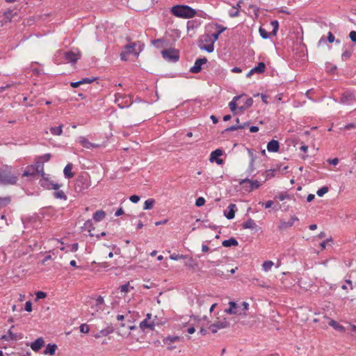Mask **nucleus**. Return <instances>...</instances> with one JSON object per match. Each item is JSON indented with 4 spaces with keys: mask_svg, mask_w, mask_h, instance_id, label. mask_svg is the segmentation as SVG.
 Here are the masks:
<instances>
[{
    "mask_svg": "<svg viewBox=\"0 0 356 356\" xmlns=\"http://www.w3.org/2000/svg\"><path fill=\"white\" fill-rule=\"evenodd\" d=\"M18 181V175L11 165L6 164L0 167V186H13Z\"/></svg>",
    "mask_w": 356,
    "mask_h": 356,
    "instance_id": "f257e3e1",
    "label": "nucleus"
},
{
    "mask_svg": "<svg viewBox=\"0 0 356 356\" xmlns=\"http://www.w3.org/2000/svg\"><path fill=\"white\" fill-rule=\"evenodd\" d=\"M171 13L176 17L191 18L196 15V10L187 5H176L171 8Z\"/></svg>",
    "mask_w": 356,
    "mask_h": 356,
    "instance_id": "f03ea898",
    "label": "nucleus"
},
{
    "mask_svg": "<svg viewBox=\"0 0 356 356\" xmlns=\"http://www.w3.org/2000/svg\"><path fill=\"white\" fill-rule=\"evenodd\" d=\"M91 185L90 177L88 173H82L79 175L74 183V190L76 193H83Z\"/></svg>",
    "mask_w": 356,
    "mask_h": 356,
    "instance_id": "7ed1b4c3",
    "label": "nucleus"
},
{
    "mask_svg": "<svg viewBox=\"0 0 356 356\" xmlns=\"http://www.w3.org/2000/svg\"><path fill=\"white\" fill-rule=\"evenodd\" d=\"M43 168V163L40 161L36 160L32 165H29L26 167L22 173L23 177H32L39 175V172H42Z\"/></svg>",
    "mask_w": 356,
    "mask_h": 356,
    "instance_id": "20e7f679",
    "label": "nucleus"
},
{
    "mask_svg": "<svg viewBox=\"0 0 356 356\" xmlns=\"http://www.w3.org/2000/svg\"><path fill=\"white\" fill-rule=\"evenodd\" d=\"M56 56H60L64 58L67 63H75L80 58L81 55L79 51H58L56 53Z\"/></svg>",
    "mask_w": 356,
    "mask_h": 356,
    "instance_id": "39448f33",
    "label": "nucleus"
},
{
    "mask_svg": "<svg viewBox=\"0 0 356 356\" xmlns=\"http://www.w3.org/2000/svg\"><path fill=\"white\" fill-rule=\"evenodd\" d=\"M161 54L163 58L168 62L176 63L179 58V53L175 49H164L161 51Z\"/></svg>",
    "mask_w": 356,
    "mask_h": 356,
    "instance_id": "423d86ee",
    "label": "nucleus"
},
{
    "mask_svg": "<svg viewBox=\"0 0 356 356\" xmlns=\"http://www.w3.org/2000/svg\"><path fill=\"white\" fill-rule=\"evenodd\" d=\"M239 184L247 192H251L261 186V184L257 180H252L248 178L241 179Z\"/></svg>",
    "mask_w": 356,
    "mask_h": 356,
    "instance_id": "0eeeda50",
    "label": "nucleus"
},
{
    "mask_svg": "<svg viewBox=\"0 0 356 356\" xmlns=\"http://www.w3.org/2000/svg\"><path fill=\"white\" fill-rule=\"evenodd\" d=\"M124 49L129 54H134V56H138L143 51V45L141 44L140 42H131L125 45Z\"/></svg>",
    "mask_w": 356,
    "mask_h": 356,
    "instance_id": "6e6552de",
    "label": "nucleus"
},
{
    "mask_svg": "<svg viewBox=\"0 0 356 356\" xmlns=\"http://www.w3.org/2000/svg\"><path fill=\"white\" fill-rule=\"evenodd\" d=\"M115 102L121 108H128L132 104L130 97L120 94L116 95Z\"/></svg>",
    "mask_w": 356,
    "mask_h": 356,
    "instance_id": "1a4fd4ad",
    "label": "nucleus"
},
{
    "mask_svg": "<svg viewBox=\"0 0 356 356\" xmlns=\"http://www.w3.org/2000/svg\"><path fill=\"white\" fill-rule=\"evenodd\" d=\"M215 26H216V32L214 33H212L211 35H207V37L209 38V39L208 40L205 39L204 40L206 42L209 41V42H215L216 41L218 40L219 35L227 29V28L225 26H223L218 24H216Z\"/></svg>",
    "mask_w": 356,
    "mask_h": 356,
    "instance_id": "9d476101",
    "label": "nucleus"
},
{
    "mask_svg": "<svg viewBox=\"0 0 356 356\" xmlns=\"http://www.w3.org/2000/svg\"><path fill=\"white\" fill-rule=\"evenodd\" d=\"M207 61L208 60L205 57L199 58L196 59L195 61L194 65L192 66L189 70L190 72L195 73V74L200 72L202 69V65L204 64H206L207 63Z\"/></svg>",
    "mask_w": 356,
    "mask_h": 356,
    "instance_id": "9b49d317",
    "label": "nucleus"
},
{
    "mask_svg": "<svg viewBox=\"0 0 356 356\" xmlns=\"http://www.w3.org/2000/svg\"><path fill=\"white\" fill-rule=\"evenodd\" d=\"M229 325V322L224 319L223 321H219L211 324L209 328L211 332L214 334L216 333L218 330L227 327Z\"/></svg>",
    "mask_w": 356,
    "mask_h": 356,
    "instance_id": "f8f14e48",
    "label": "nucleus"
},
{
    "mask_svg": "<svg viewBox=\"0 0 356 356\" xmlns=\"http://www.w3.org/2000/svg\"><path fill=\"white\" fill-rule=\"evenodd\" d=\"M355 102V95L348 91L343 92L340 98V103L346 105H351Z\"/></svg>",
    "mask_w": 356,
    "mask_h": 356,
    "instance_id": "ddd939ff",
    "label": "nucleus"
},
{
    "mask_svg": "<svg viewBox=\"0 0 356 356\" xmlns=\"http://www.w3.org/2000/svg\"><path fill=\"white\" fill-rule=\"evenodd\" d=\"M223 154V151L220 149H216V150L211 152L210 154L209 161L211 162H216L217 164L220 165L223 163V161L221 159H219Z\"/></svg>",
    "mask_w": 356,
    "mask_h": 356,
    "instance_id": "4468645a",
    "label": "nucleus"
},
{
    "mask_svg": "<svg viewBox=\"0 0 356 356\" xmlns=\"http://www.w3.org/2000/svg\"><path fill=\"white\" fill-rule=\"evenodd\" d=\"M266 70V65L263 62H260L258 63V65L251 69L248 74H246V76L248 78L251 77V76L254 74H261L265 72Z\"/></svg>",
    "mask_w": 356,
    "mask_h": 356,
    "instance_id": "2eb2a0df",
    "label": "nucleus"
},
{
    "mask_svg": "<svg viewBox=\"0 0 356 356\" xmlns=\"http://www.w3.org/2000/svg\"><path fill=\"white\" fill-rule=\"evenodd\" d=\"M78 142L86 149H92V148H96V147H99V145L90 142L84 136L79 137Z\"/></svg>",
    "mask_w": 356,
    "mask_h": 356,
    "instance_id": "dca6fc26",
    "label": "nucleus"
},
{
    "mask_svg": "<svg viewBox=\"0 0 356 356\" xmlns=\"http://www.w3.org/2000/svg\"><path fill=\"white\" fill-rule=\"evenodd\" d=\"M299 219L296 216H292L288 222H286L284 220H280V225L278 226V228L280 229H286L289 227H291L293 225L295 221H298Z\"/></svg>",
    "mask_w": 356,
    "mask_h": 356,
    "instance_id": "f3484780",
    "label": "nucleus"
},
{
    "mask_svg": "<svg viewBox=\"0 0 356 356\" xmlns=\"http://www.w3.org/2000/svg\"><path fill=\"white\" fill-rule=\"evenodd\" d=\"M229 307L225 309V312L228 314H241V313L238 311L239 306L234 301L229 302Z\"/></svg>",
    "mask_w": 356,
    "mask_h": 356,
    "instance_id": "a211bd4d",
    "label": "nucleus"
},
{
    "mask_svg": "<svg viewBox=\"0 0 356 356\" xmlns=\"http://www.w3.org/2000/svg\"><path fill=\"white\" fill-rule=\"evenodd\" d=\"M44 339L39 337L31 343L30 347L33 351L37 352L44 346Z\"/></svg>",
    "mask_w": 356,
    "mask_h": 356,
    "instance_id": "6ab92c4d",
    "label": "nucleus"
},
{
    "mask_svg": "<svg viewBox=\"0 0 356 356\" xmlns=\"http://www.w3.org/2000/svg\"><path fill=\"white\" fill-rule=\"evenodd\" d=\"M280 148V143L277 140H271L267 144V149L270 152H277Z\"/></svg>",
    "mask_w": 356,
    "mask_h": 356,
    "instance_id": "aec40b11",
    "label": "nucleus"
},
{
    "mask_svg": "<svg viewBox=\"0 0 356 356\" xmlns=\"http://www.w3.org/2000/svg\"><path fill=\"white\" fill-rule=\"evenodd\" d=\"M17 15V12H15L14 10L8 9L3 13V22L5 23L10 22L13 18Z\"/></svg>",
    "mask_w": 356,
    "mask_h": 356,
    "instance_id": "412c9836",
    "label": "nucleus"
},
{
    "mask_svg": "<svg viewBox=\"0 0 356 356\" xmlns=\"http://www.w3.org/2000/svg\"><path fill=\"white\" fill-rule=\"evenodd\" d=\"M229 211L227 212L226 211H224L225 216L228 220H232L235 216V209H236V204H230L228 207Z\"/></svg>",
    "mask_w": 356,
    "mask_h": 356,
    "instance_id": "4be33fe9",
    "label": "nucleus"
},
{
    "mask_svg": "<svg viewBox=\"0 0 356 356\" xmlns=\"http://www.w3.org/2000/svg\"><path fill=\"white\" fill-rule=\"evenodd\" d=\"M114 332V329L112 326H108L107 327L102 329L99 331V332L95 334V337L96 339L101 337L102 336H107L109 334H111Z\"/></svg>",
    "mask_w": 356,
    "mask_h": 356,
    "instance_id": "5701e85b",
    "label": "nucleus"
},
{
    "mask_svg": "<svg viewBox=\"0 0 356 356\" xmlns=\"http://www.w3.org/2000/svg\"><path fill=\"white\" fill-rule=\"evenodd\" d=\"M328 324L330 326L333 327L334 330L340 332H344L346 331L345 327L340 325L338 322H337L334 320L330 319L328 322Z\"/></svg>",
    "mask_w": 356,
    "mask_h": 356,
    "instance_id": "b1692460",
    "label": "nucleus"
},
{
    "mask_svg": "<svg viewBox=\"0 0 356 356\" xmlns=\"http://www.w3.org/2000/svg\"><path fill=\"white\" fill-rule=\"evenodd\" d=\"M73 165L72 163H67L63 170V174L65 178L70 179L74 177V173L72 172Z\"/></svg>",
    "mask_w": 356,
    "mask_h": 356,
    "instance_id": "393cba45",
    "label": "nucleus"
},
{
    "mask_svg": "<svg viewBox=\"0 0 356 356\" xmlns=\"http://www.w3.org/2000/svg\"><path fill=\"white\" fill-rule=\"evenodd\" d=\"M154 323H149L147 318H145L140 323L139 327L143 330H145L146 328H149L152 330L154 328Z\"/></svg>",
    "mask_w": 356,
    "mask_h": 356,
    "instance_id": "a878e982",
    "label": "nucleus"
},
{
    "mask_svg": "<svg viewBox=\"0 0 356 356\" xmlns=\"http://www.w3.org/2000/svg\"><path fill=\"white\" fill-rule=\"evenodd\" d=\"M56 348L57 346L56 344L48 343L47 346H46V348L44 350V354L54 355L56 353Z\"/></svg>",
    "mask_w": 356,
    "mask_h": 356,
    "instance_id": "bb28decb",
    "label": "nucleus"
},
{
    "mask_svg": "<svg viewBox=\"0 0 356 356\" xmlns=\"http://www.w3.org/2000/svg\"><path fill=\"white\" fill-rule=\"evenodd\" d=\"M243 95H238L235 96L232 100L229 103V107L232 112L234 113V115L236 114V102L241 99V97Z\"/></svg>",
    "mask_w": 356,
    "mask_h": 356,
    "instance_id": "cd10ccee",
    "label": "nucleus"
},
{
    "mask_svg": "<svg viewBox=\"0 0 356 356\" xmlns=\"http://www.w3.org/2000/svg\"><path fill=\"white\" fill-rule=\"evenodd\" d=\"M1 339L10 341L17 340V336L11 331V328L8 331L7 334H4L1 337Z\"/></svg>",
    "mask_w": 356,
    "mask_h": 356,
    "instance_id": "c85d7f7f",
    "label": "nucleus"
},
{
    "mask_svg": "<svg viewBox=\"0 0 356 356\" xmlns=\"http://www.w3.org/2000/svg\"><path fill=\"white\" fill-rule=\"evenodd\" d=\"M106 216V213L102 210L97 211L95 213H93V220L96 222H100L102 221Z\"/></svg>",
    "mask_w": 356,
    "mask_h": 356,
    "instance_id": "c756f323",
    "label": "nucleus"
},
{
    "mask_svg": "<svg viewBox=\"0 0 356 356\" xmlns=\"http://www.w3.org/2000/svg\"><path fill=\"white\" fill-rule=\"evenodd\" d=\"M83 228L89 232L90 236H93V234H91V232H92V230L95 229V227H94L92 220H86L85 222V223L83 224Z\"/></svg>",
    "mask_w": 356,
    "mask_h": 356,
    "instance_id": "7c9ffc66",
    "label": "nucleus"
},
{
    "mask_svg": "<svg viewBox=\"0 0 356 356\" xmlns=\"http://www.w3.org/2000/svg\"><path fill=\"white\" fill-rule=\"evenodd\" d=\"M222 244L224 247H231L238 245V243L234 238H230L223 241Z\"/></svg>",
    "mask_w": 356,
    "mask_h": 356,
    "instance_id": "2f4dec72",
    "label": "nucleus"
},
{
    "mask_svg": "<svg viewBox=\"0 0 356 356\" xmlns=\"http://www.w3.org/2000/svg\"><path fill=\"white\" fill-rule=\"evenodd\" d=\"M243 227L244 229H254L257 227V225L254 220L252 218H249L243 223Z\"/></svg>",
    "mask_w": 356,
    "mask_h": 356,
    "instance_id": "473e14b6",
    "label": "nucleus"
},
{
    "mask_svg": "<svg viewBox=\"0 0 356 356\" xmlns=\"http://www.w3.org/2000/svg\"><path fill=\"white\" fill-rule=\"evenodd\" d=\"M180 338L178 336H168L163 339V343L165 345H170L172 343L179 341Z\"/></svg>",
    "mask_w": 356,
    "mask_h": 356,
    "instance_id": "72a5a7b5",
    "label": "nucleus"
},
{
    "mask_svg": "<svg viewBox=\"0 0 356 356\" xmlns=\"http://www.w3.org/2000/svg\"><path fill=\"white\" fill-rule=\"evenodd\" d=\"M50 132L52 135L54 136H60L63 133V125H59L58 127H52L50 128Z\"/></svg>",
    "mask_w": 356,
    "mask_h": 356,
    "instance_id": "f704fd0d",
    "label": "nucleus"
},
{
    "mask_svg": "<svg viewBox=\"0 0 356 356\" xmlns=\"http://www.w3.org/2000/svg\"><path fill=\"white\" fill-rule=\"evenodd\" d=\"M252 104H253V99H252V98L249 97V98L246 99V100L245 101L244 105L238 107V109L240 111H244L246 108H250V106H252Z\"/></svg>",
    "mask_w": 356,
    "mask_h": 356,
    "instance_id": "c9c22d12",
    "label": "nucleus"
},
{
    "mask_svg": "<svg viewBox=\"0 0 356 356\" xmlns=\"http://www.w3.org/2000/svg\"><path fill=\"white\" fill-rule=\"evenodd\" d=\"M104 298L101 296H98L96 300H95V307H96V309L95 311H98L99 309H102V306L104 305Z\"/></svg>",
    "mask_w": 356,
    "mask_h": 356,
    "instance_id": "e433bc0d",
    "label": "nucleus"
},
{
    "mask_svg": "<svg viewBox=\"0 0 356 356\" xmlns=\"http://www.w3.org/2000/svg\"><path fill=\"white\" fill-rule=\"evenodd\" d=\"M186 259H188V261L185 263V266L191 268H195L197 266V261L193 257H187Z\"/></svg>",
    "mask_w": 356,
    "mask_h": 356,
    "instance_id": "4c0bfd02",
    "label": "nucleus"
},
{
    "mask_svg": "<svg viewBox=\"0 0 356 356\" xmlns=\"http://www.w3.org/2000/svg\"><path fill=\"white\" fill-rule=\"evenodd\" d=\"M54 196L56 199L64 200H67V196L65 194V193L63 191H60L58 189L54 193Z\"/></svg>",
    "mask_w": 356,
    "mask_h": 356,
    "instance_id": "58836bf2",
    "label": "nucleus"
},
{
    "mask_svg": "<svg viewBox=\"0 0 356 356\" xmlns=\"http://www.w3.org/2000/svg\"><path fill=\"white\" fill-rule=\"evenodd\" d=\"M252 283L257 286L263 287V288L268 287V285L266 284V282H264V280H259V279H256V278L252 279Z\"/></svg>",
    "mask_w": 356,
    "mask_h": 356,
    "instance_id": "ea45409f",
    "label": "nucleus"
},
{
    "mask_svg": "<svg viewBox=\"0 0 356 356\" xmlns=\"http://www.w3.org/2000/svg\"><path fill=\"white\" fill-rule=\"evenodd\" d=\"M274 263L272 261H266L263 263L262 269L264 271L268 272L271 269Z\"/></svg>",
    "mask_w": 356,
    "mask_h": 356,
    "instance_id": "a19ab883",
    "label": "nucleus"
},
{
    "mask_svg": "<svg viewBox=\"0 0 356 356\" xmlns=\"http://www.w3.org/2000/svg\"><path fill=\"white\" fill-rule=\"evenodd\" d=\"M155 201L154 199H148L144 202L143 209L145 210L151 209L154 204Z\"/></svg>",
    "mask_w": 356,
    "mask_h": 356,
    "instance_id": "79ce46f5",
    "label": "nucleus"
},
{
    "mask_svg": "<svg viewBox=\"0 0 356 356\" xmlns=\"http://www.w3.org/2000/svg\"><path fill=\"white\" fill-rule=\"evenodd\" d=\"M271 26H273V31L270 34L273 35H276L278 29H279V22L277 20H273L270 22Z\"/></svg>",
    "mask_w": 356,
    "mask_h": 356,
    "instance_id": "37998d69",
    "label": "nucleus"
},
{
    "mask_svg": "<svg viewBox=\"0 0 356 356\" xmlns=\"http://www.w3.org/2000/svg\"><path fill=\"white\" fill-rule=\"evenodd\" d=\"M214 44V42H211V44H207V45H203V46L200 47V49L202 50H204L209 53H211L214 50V44Z\"/></svg>",
    "mask_w": 356,
    "mask_h": 356,
    "instance_id": "c03bdc74",
    "label": "nucleus"
},
{
    "mask_svg": "<svg viewBox=\"0 0 356 356\" xmlns=\"http://www.w3.org/2000/svg\"><path fill=\"white\" fill-rule=\"evenodd\" d=\"M186 258L187 255H183L176 253H173L170 255V259L174 261H177L179 259H186Z\"/></svg>",
    "mask_w": 356,
    "mask_h": 356,
    "instance_id": "a18cd8bd",
    "label": "nucleus"
},
{
    "mask_svg": "<svg viewBox=\"0 0 356 356\" xmlns=\"http://www.w3.org/2000/svg\"><path fill=\"white\" fill-rule=\"evenodd\" d=\"M51 154L50 153L44 154L38 158L37 160L40 161L44 164V162L49 161L51 158Z\"/></svg>",
    "mask_w": 356,
    "mask_h": 356,
    "instance_id": "49530a36",
    "label": "nucleus"
},
{
    "mask_svg": "<svg viewBox=\"0 0 356 356\" xmlns=\"http://www.w3.org/2000/svg\"><path fill=\"white\" fill-rule=\"evenodd\" d=\"M40 184L43 188L50 190L51 181H49V179H42L40 181Z\"/></svg>",
    "mask_w": 356,
    "mask_h": 356,
    "instance_id": "de8ad7c7",
    "label": "nucleus"
},
{
    "mask_svg": "<svg viewBox=\"0 0 356 356\" xmlns=\"http://www.w3.org/2000/svg\"><path fill=\"white\" fill-rule=\"evenodd\" d=\"M259 32L262 38H264V39L269 38L270 33H269L265 29H264L262 27H259Z\"/></svg>",
    "mask_w": 356,
    "mask_h": 356,
    "instance_id": "09e8293b",
    "label": "nucleus"
},
{
    "mask_svg": "<svg viewBox=\"0 0 356 356\" xmlns=\"http://www.w3.org/2000/svg\"><path fill=\"white\" fill-rule=\"evenodd\" d=\"M10 200H11L10 197H0V207L8 205L10 202Z\"/></svg>",
    "mask_w": 356,
    "mask_h": 356,
    "instance_id": "8fccbe9b",
    "label": "nucleus"
},
{
    "mask_svg": "<svg viewBox=\"0 0 356 356\" xmlns=\"http://www.w3.org/2000/svg\"><path fill=\"white\" fill-rule=\"evenodd\" d=\"M328 190L329 189L327 186H323L317 191L316 194L319 197H323L325 193L328 192Z\"/></svg>",
    "mask_w": 356,
    "mask_h": 356,
    "instance_id": "3c124183",
    "label": "nucleus"
},
{
    "mask_svg": "<svg viewBox=\"0 0 356 356\" xmlns=\"http://www.w3.org/2000/svg\"><path fill=\"white\" fill-rule=\"evenodd\" d=\"M129 288H131L130 285H129V283L127 282L123 285H122L120 287V290L121 292L122 293H127L129 291ZM131 289H133L134 287L131 286Z\"/></svg>",
    "mask_w": 356,
    "mask_h": 356,
    "instance_id": "603ef678",
    "label": "nucleus"
},
{
    "mask_svg": "<svg viewBox=\"0 0 356 356\" xmlns=\"http://www.w3.org/2000/svg\"><path fill=\"white\" fill-rule=\"evenodd\" d=\"M205 204V200L202 197H198L195 201V206L196 207H202Z\"/></svg>",
    "mask_w": 356,
    "mask_h": 356,
    "instance_id": "864d4df0",
    "label": "nucleus"
},
{
    "mask_svg": "<svg viewBox=\"0 0 356 356\" xmlns=\"http://www.w3.org/2000/svg\"><path fill=\"white\" fill-rule=\"evenodd\" d=\"M129 55V54L123 48V50L122 51V52L120 53V59L122 60L127 61L128 60V56Z\"/></svg>",
    "mask_w": 356,
    "mask_h": 356,
    "instance_id": "5fc2aeb1",
    "label": "nucleus"
},
{
    "mask_svg": "<svg viewBox=\"0 0 356 356\" xmlns=\"http://www.w3.org/2000/svg\"><path fill=\"white\" fill-rule=\"evenodd\" d=\"M229 15L230 17H238L239 15V11L238 10H236L232 8V9L229 11Z\"/></svg>",
    "mask_w": 356,
    "mask_h": 356,
    "instance_id": "6e6d98bb",
    "label": "nucleus"
},
{
    "mask_svg": "<svg viewBox=\"0 0 356 356\" xmlns=\"http://www.w3.org/2000/svg\"><path fill=\"white\" fill-rule=\"evenodd\" d=\"M95 79H96V78H95V77H93V78H83L81 80H80V81H81V84L91 83L93 81H95Z\"/></svg>",
    "mask_w": 356,
    "mask_h": 356,
    "instance_id": "4d7b16f0",
    "label": "nucleus"
},
{
    "mask_svg": "<svg viewBox=\"0 0 356 356\" xmlns=\"http://www.w3.org/2000/svg\"><path fill=\"white\" fill-rule=\"evenodd\" d=\"M80 332L82 333H88L89 332V327L88 325L83 323L79 326Z\"/></svg>",
    "mask_w": 356,
    "mask_h": 356,
    "instance_id": "13d9d810",
    "label": "nucleus"
},
{
    "mask_svg": "<svg viewBox=\"0 0 356 356\" xmlns=\"http://www.w3.org/2000/svg\"><path fill=\"white\" fill-rule=\"evenodd\" d=\"M351 54H352V51L346 49V50L343 51V52L342 53L341 58L343 60H344L347 58H349L351 56Z\"/></svg>",
    "mask_w": 356,
    "mask_h": 356,
    "instance_id": "bf43d9fd",
    "label": "nucleus"
},
{
    "mask_svg": "<svg viewBox=\"0 0 356 356\" xmlns=\"http://www.w3.org/2000/svg\"><path fill=\"white\" fill-rule=\"evenodd\" d=\"M289 195L287 194L286 193H280L277 197L280 200V201H283L285 199H288L289 198Z\"/></svg>",
    "mask_w": 356,
    "mask_h": 356,
    "instance_id": "052dcab7",
    "label": "nucleus"
},
{
    "mask_svg": "<svg viewBox=\"0 0 356 356\" xmlns=\"http://www.w3.org/2000/svg\"><path fill=\"white\" fill-rule=\"evenodd\" d=\"M35 296L37 299H42L47 297V293L44 291H38Z\"/></svg>",
    "mask_w": 356,
    "mask_h": 356,
    "instance_id": "680f3d73",
    "label": "nucleus"
},
{
    "mask_svg": "<svg viewBox=\"0 0 356 356\" xmlns=\"http://www.w3.org/2000/svg\"><path fill=\"white\" fill-rule=\"evenodd\" d=\"M254 159L253 157H252L248 168V172L250 174H251L254 171Z\"/></svg>",
    "mask_w": 356,
    "mask_h": 356,
    "instance_id": "e2e57ef3",
    "label": "nucleus"
},
{
    "mask_svg": "<svg viewBox=\"0 0 356 356\" xmlns=\"http://www.w3.org/2000/svg\"><path fill=\"white\" fill-rule=\"evenodd\" d=\"M349 38L353 42H356V31H351L349 33Z\"/></svg>",
    "mask_w": 356,
    "mask_h": 356,
    "instance_id": "0e129e2a",
    "label": "nucleus"
},
{
    "mask_svg": "<svg viewBox=\"0 0 356 356\" xmlns=\"http://www.w3.org/2000/svg\"><path fill=\"white\" fill-rule=\"evenodd\" d=\"M25 310L28 312H31L32 311V303L31 301L26 302Z\"/></svg>",
    "mask_w": 356,
    "mask_h": 356,
    "instance_id": "69168bd1",
    "label": "nucleus"
},
{
    "mask_svg": "<svg viewBox=\"0 0 356 356\" xmlns=\"http://www.w3.org/2000/svg\"><path fill=\"white\" fill-rule=\"evenodd\" d=\"M275 170H268L266 171V178L267 179H270V178H272L275 176Z\"/></svg>",
    "mask_w": 356,
    "mask_h": 356,
    "instance_id": "338daca9",
    "label": "nucleus"
},
{
    "mask_svg": "<svg viewBox=\"0 0 356 356\" xmlns=\"http://www.w3.org/2000/svg\"><path fill=\"white\" fill-rule=\"evenodd\" d=\"M129 200L133 203H137L140 200V197L136 195H131Z\"/></svg>",
    "mask_w": 356,
    "mask_h": 356,
    "instance_id": "774afa93",
    "label": "nucleus"
}]
</instances>
